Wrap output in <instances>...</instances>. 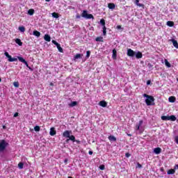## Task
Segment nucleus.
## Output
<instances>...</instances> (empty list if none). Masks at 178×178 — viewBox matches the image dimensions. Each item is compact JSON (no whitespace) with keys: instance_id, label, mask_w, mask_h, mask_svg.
<instances>
[{"instance_id":"nucleus-1","label":"nucleus","mask_w":178,"mask_h":178,"mask_svg":"<svg viewBox=\"0 0 178 178\" xmlns=\"http://www.w3.org/2000/svg\"><path fill=\"white\" fill-rule=\"evenodd\" d=\"M143 97L144 98H147L145 99V103L147 106H151V105H155V103L152 104V102H155V98H154L152 96L148 95L145 93L143 94Z\"/></svg>"},{"instance_id":"nucleus-2","label":"nucleus","mask_w":178,"mask_h":178,"mask_svg":"<svg viewBox=\"0 0 178 178\" xmlns=\"http://www.w3.org/2000/svg\"><path fill=\"white\" fill-rule=\"evenodd\" d=\"M176 116L174 115H162L161 120L168 121L170 120L171 122H176Z\"/></svg>"},{"instance_id":"nucleus-3","label":"nucleus","mask_w":178,"mask_h":178,"mask_svg":"<svg viewBox=\"0 0 178 178\" xmlns=\"http://www.w3.org/2000/svg\"><path fill=\"white\" fill-rule=\"evenodd\" d=\"M81 17H84V19H94V15L88 14V11L85 10L82 11Z\"/></svg>"},{"instance_id":"nucleus-4","label":"nucleus","mask_w":178,"mask_h":178,"mask_svg":"<svg viewBox=\"0 0 178 178\" xmlns=\"http://www.w3.org/2000/svg\"><path fill=\"white\" fill-rule=\"evenodd\" d=\"M6 147H8V143H6V141H5V140H2L0 142V152L5 151Z\"/></svg>"},{"instance_id":"nucleus-5","label":"nucleus","mask_w":178,"mask_h":178,"mask_svg":"<svg viewBox=\"0 0 178 178\" xmlns=\"http://www.w3.org/2000/svg\"><path fill=\"white\" fill-rule=\"evenodd\" d=\"M127 55V56H130L131 58H133V57L136 56V51H134L131 49H128Z\"/></svg>"},{"instance_id":"nucleus-6","label":"nucleus","mask_w":178,"mask_h":178,"mask_svg":"<svg viewBox=\"0 0 178 178\" xmlns=\"http://www.w3.org/2000/svg\"><path fill=\"white\" fill-rule=\"evenodd\" d=\"M143 123H144V121L140 120L139 121L138 123L136 124V125L135 126L134 129L138 131V130H140V127H141V126H143Z\"/></svg>"},{"instance_id":"nucleus-7","label":"nucleus","mask_w":178,"mask_h":178,"mask_svg":"<svg viewBox=\"0 0 178 178\" xmlns=\"http://www.w3.org/2000/svg\"><path fill=\"white\" fill-rule=\"evenodd\" d=\"M17 59L19 60V62L24 63V65H26V66L29 67V63H27V61H26V60L24 58H23V57L18 56Z\"/></svg>"},{"instance_id":"nucleus-8","label":"nucleus","mask_w":178,"mask_h":178,"mask_svg":"<svg viewBox=\"0 0 178 178\" xmlns=\"http://www.w3.org/2000/svg\"><path fill=\"white\" fill-rule=\"evenodd\" d=\"M72 133L71 131H65L63 133V136L66 137V138H69L70 137V134Z\"/></svg>"},{"instance_id":"nucleus-9","label":"nucleus","mask_w":178,"mask_h":178,"mask_svg":"<svg viewBox=\"0 0 178 178\" xmlns=\"http://www.w3.org/2000/svg\"><path fill=\"white\" fill-rule=\"evenodd\" d=\"M154 152L156 155H159V154H161V152H162V149H161V147H156L154 149Z\"/></svg>"},{"instance_id":"nucleus-10","label":"nucleus","mask_w":178,"mask_h":178,"mask_svg":"<svg viewBox=\"0 0 178 178\" xmlns=\"http://www.w3.org/2000/svg\"><path fill=\"white\" fill-rule=\"evenodd\" d=\"M99 105L102 106V108H106L108 103L103 100L99 102Z\"/></svg>"},{"instance_id":"nucleus-11","label":"nucleus","mask_w":178,"mask_h":178,"mask_svg":"<svg viewBox=\"0 0 178 178\" xmlns=\"http://www.w3.org/2000/svg\"><path fill=\"white\" fill-rule=\"evenodd\" d=\"M135 56L136 59H141V58H143V53L138 51L136 53Z\"/></svg>"},{"instance_id":"nucleus-12","label":"nucleus","mask_w":178,"mask_h":178,"mask_svg":"<svg viewBox=\"0 0 178 178\" xmlns=\"http://www.w3.org/2000/svg\"><path fill=\"white\" fill-rule=\"evenodd\" d=\"M50 136H55L56 134V131L55 130V127H51L50 129V132H49Z\"/></svg>"},{"instance_id":"nucleus-13","label":"nucleus","mask_w":178,"mask_h":178,"mask_svg":"<svg viewBox=\"0 0 178 178\" xmlns=\"http://www.w3.org/2000/svg\"><path fill=\"white\" fill-rule=\"evenodd\" d=\"M175 173H176V169H175V167H174V169H170L167 172L168 175H175Z\"/></svg>"},{"instance_id":"nucleus-14","label":"nucleus","mask_w":178,"mask_h":178,"mask_svg":"<svg viewBox=\"0 0 178 178\" xmlns=\"http://www.w3.org/2000/svg\"><path fill=\"white\" fill-rule=\"evenodd\" d=\"M171 42H172V44L174 45L175 48H177V49H178V42H177V40H176L175 39H172Z\"/></svg>"},{"instance_id":"nucleus-15","label":"nucleus","mask_w":178,"mask_h":178,"mask_svg":"<svg viewBox=\"0 0 178 178\" xmlns=\"http://www.w3.org/2000/svg\"><path fill=\"white\" fill-rule=\"evenodd\" d=\"M44 39L45 41H47V42H51V36L48 34L44 35Z\"/></svg>"},{"instance_id":"nucleus-16","label":"nucleus","mask_w":178,"mask_h":178,"mask_svg":"<svg viewBox=\"0 0 178 178\" xmlns=\"http://www.w3.org/2000/svg\"><path fill=\"white\" fill-rule=\"evenodd\" d=\"M8 58V62H17V58H12V56L7 57Z\"/></svg>"},{"instance_id":"nucleus-17","label":"nucleus","mask_w":178,"mask_h":178,"mask_svg":"<svg viewBox=\"0 0 178 178\" xmlns=\"http://www.w3.org/2000/svg\"><path fill=\"white\" fill-rule=\"evenodd\" d=\"M108 9L113 10V9H115V8H116V6H115V3H109L108 4Z\"/></svg>"},{"instance_id":"nucleus-18","label":"nucleus","mask_w":178,"mask_h":178,"mask_svg":"<svg viewBox=\"0 0 178 178\" xmlns=\"http://www.w3.org/2000/svg\"><path fill=\"white\" fill-rule=\"evenodd\" d=\"M15 42L16 44H17L19 47H22V45H23V42L22 41V40L17 38L15 39Z\"/></svg>"},{"instance_id":"nucleus-19","label":"nucleus","mask_w":178,"mask_h":178,"mask_svg":"<svg viewBox=\"0 0 178 178\" xmlns=\"http://www.w3.org/2000/svg\"><path fill=\"white\" fill-rule=\"evenodd\" d=\"M95 41H97V42H104V38L99 36L95 38Z\"/></svg>"},{"instance_id":"nucleus-20","label":"nucleus","mask_w":178,"mask_h":178,"mask_svg":"<svg viewBox=\"0 0 178 178\" xmlns=\"http://www.w3.org/2000/svg\"><path fill=\"white\" fill-rule=\"evenodd\" d=\"M168 101L169 102H172V103L175 102L176 97L175 96H171L168 98Z\"/></svg>"},{"instance_id":"nucleus-21","label":"nucleus","mask_w":178,"mask_h":178,"mask_svg":"<svg viewBox=\"0 0 178 178\" xmlns=\"http://www.w3.org/2000/svg\"><path fill=\"white\" fill-rule=\"evenodd\" d=\"M167 26H168V27H173L175 22L173 21H168L167 22Z\"/></svg>"},{"instance_id":"nucleus-22","label":"nucleus","mask_w":178,"mask_h":178,"mask_svg":"<svg viewBox=\"0 0 178 178\" xmlns=\"http://www.w3.org/2000/svg\"><path fill=\"white\" fill-rule=\"evenodd\" d=\"M108 140H109V141L116 142V137L111 135V136H108Z\"/></svg>"},{"instance_id":"nucleus-23","label":"nucleus","mask_w":178,"mask_h":178,"mask_svg":"<svg viewBox=\"0 0 178 178\" xmlns=\"http://www.w3.org/2000/svg\"><path fill=\"white\" fill-rule=\"evenodd\" d=\"M34 9L31 8V9H29L28 10V15H29L30 16H33V15H34Z\"/></svg>"},{"instance_id":"nucleus-24","label":"nucleus","mask_w":178,"mask_h":178,"mask_svg":"<svg viewBox=\"0 0 178 178\" xmlns=\"http://www.w3.org/2000/svg\"><path fill=\"white\" fill-rule=\"evenodd\" d=\"M33 35L35 37H40V35H41V33L38 31H33Z\"/></svg>"},{"instance_id":"nucleus-25","label":"nucleus","mask_w":178,"mask_h":178,"mask_svg":"<svg viewBox=\"0 0 178 178\" xmlns=\"http://www.w3.org/2000/svg\"><path fill=\"white\" fill-rule=\"evenodd\" d=\"M140 0H135V3L137 5V6H139V8H142V6H144L143 4H141L139 3Z\"/></svg>"},{"instance_id":"nucleus-26","label":"nucleus","mask_w":178,"mask_h":178,"mask_svg":"<svg viewBox=\"0 0 178 178\" xmlns=\"http://www.w3.org/2000/svg\"><path fill=\"white\" fill-rule=\"evenodd\" d=\"M68 105L70 108H73V106H76L77 105V102H72Z\"/></svg>"},{"instance_id":"nucleus-27","label":"nucleus","mask_w":178,"mask_h":178,"mask_svg":"<svg viewBox=\"0 0 178 178\" xmlns=\"http://www.w3.org/2000/svg\"><path fill=\"white\" fill-rule=\"evenodd\" d=\"M82 56H83V54H76L74 56V59H80V58H81Z\"/></svg>"},{"instance_id":"nucleus-28","label":"nucleus","mask_w":178,"mask_h":178,"mask_svg":"<svg viewBox=\"0 0 178 178\" xmlns=\"http://www.w3.org/2000/svg\"><path fill=\"white\" fill-rule=\"evenodd\" d=\"M69 138L71 141H72V143H76V137H74V136H70Z\"/></svg>"},{"instance_id":"nucleus-29","label":"nucleus","mask_w":178,"mask_h":178,"mask_svg":"<svg viewBox=\"0 0 178 178\" xmlns=\"http://www.w3.org/2000/svg\"><path fill=\"white\" fill-rule=\"evenodd\" d=\"M51 15L55 19H58L59 17V14L58 13H53Z\"/></svg>"},{"instance_id":"nucleus-30","label":"nucleus","mask_w":178,"mask_h":178,"mask_svg":"<svg viewBox=\"0 0 178 178\" xmlns=\"http://www.w3.org/2000/svg\"><path fill=\"white\" fill-rule=\"evenodd\" d=\"M56 47L59 52H61V53L63 52V49L60 47V44H58V46Z\"/></svg>"},{"instance_id":"nucleus-31","label":"nucleus","mask_w":178,"mask_h":178,"mask_svg":"<svg viewBox=\"0 0 178 178\" xmlns=\"http://www.w3.org/2000/svg\"><path fill=\"white\" fill-rule=\"evenodd\" d=\"M164 62H165V66H167V67H170L171 65H170V63H169V61H168V59H165Z\"/></svg>"},{"instance_id":"nucleus-32","label":"nucleus","mask_w":178,"mask_h":178,"mask_svg":"<svg viewBox=\"0 0 178 178\" xmlns=\"http://www.w3.org/2000/svg\"><path fill=\"white\" fill-rule=\"evenodd\" d=\"M19 30L21 33H24L26 31V28H24V26H19Z\"/></svg>"},{"instance_id":"nucleus-33","label":"nucleus","mask_w":178,"mask_h":178,"mask_svg":"<svg viewBox=\"0 0 178 178\" xmlns=\"http://www.w3.org/2000/svg\"><path fill=\"white\" fill-rule=\"evenodd\" d=\"M117 54H118V51H116V49H113V58H116Z\"/></svg>"},{"instance_id":"nucleus-34","label":"nucleus","mask_w":178,"mask_h":178,"mask_svg":"<svg viewBox=\"0 0 178 178\" xmlns=\"http://www.w3.org/2000/svg\"><path fill=\"white\" fill-rule=\"evenodd\" d=\"M23 166H24V163H22V162H20V163H18V168H19V169H23Z\"/></svg>"},{"instance_id":"nucleus-35","label":"nucleus","mask_w":178,"mask_h":178,"mask_svg":"<svg viewBox=\"0 0 178 178\" xmlns=\"http://www.w3.org/2000/svg\"><path fill=\"white\" fill-rule=\"evenodd\" d=\"M100 24H102V26H103V27H105V19H102L100 20Z\"/></svg>"},{"instance_id":"nucleus-36","label":"nucleus","mask_w":178,"mask_h":178,"mask_svg":"<svg viewBox=\"0 0 178 178\" xmlns=\"http://www.w3.org/2000/svg\"><path fill=\"white\" fill-rule=\"evenodd\" d=\"M90 55H91V51H86V58L87 59H88V58H90Z\"/></svg>"},{"instance_id":"nucleus-37","label":"nucleus","mask_w":178,"mask_h":178,"mask_svg":"<svg viewBox=\"0 0 178 178\" xmlns=\"http://www.w3.org/2000/svg\"><path fill=\"white\" fill-rule=\"evenodd\" d=\"M103 35H106V26L103 27Z\"/></svg>"},{"instance_id":"nucleus-38","label":"nucleus","mask_w":178,"mask_h":178,"mask_svg":"<svg viewBox=\"0 0 178 178\" xmlns=\"http://www.w3.org/2000/svg\"><path fill=\"white\" fill-rule=\"evenodd\" d=\"M34 130H35V131H40V126H35L34 127Z\"/></svg>"},{"instance_id":"nucleus-39","label":"nucleus","mask_w":178,"mask_h":178,"mask_svg":"<svg viewBox=\"0 0 178 178\" xmlns=\"http://www.w3.org/2000/svg\"><path fill=\"white\" fill-rule=\"evenodd\" d=\"M99 169H100V170H105V165H101L99 166Z\"/></svg>"},{"instance_id":"nucleus-40","label":"nucleus","mask_w":178,"mask_h":178,"mask_svg":"<svg viewBox=\"0 0 178 178\" xmlns=\"http://www.w3.org/2000/svg\"><path fill=\"white\" fill-rule=\"evenodd\" d=\"M13 86H14V87L19 88V82H14Z\"/></svg>"},{"instance_id":"nucleus-41","label":"nucleus","mask_w":178,"mask_h":178,"mask_svg":"<svg viewBox=\"0 0 178 178\" xmlns=\"http://www.w3.org/2000/svg\"><path fill=\"white\" fill-rule=\"evenodd\" d=\"M53 44H54V45H56V47H57L59 43H58V42H56V40H52Z\"/></svg>"},{"instance_id":"nucleus-42","label":"nucleus","mask_w":178,"mask_h":178,"mask_svg":"<svg viewBox=\"0 0 178 178\" xmlns=\"http://www.w3.org/2000/svg\"><path fill=\"white\" fill-rule=\"evenodd\" d=\"M4 55H5V56H6V58H8L10 56V55H9V53L8 51H5Z\"/></svg>"},{"instance_id":"nucleus-43","label":"nucleus","mask_w":178,"mask_h":178,"mask_svg":"<svg viewBox=\"0 0 178 178\" xmlns=\"http://www.w3.org/2000/svg\"><path fill=\"white\" fill-rule=\"evenodd\" d=\"M81 15H80V14H76V19H81Z\"/></svg>"},{"instance_id":"nucleus-44","label":"nucleus","mask_w":178,"mask_h":178,"mask_svg":"<svg viewBox=\"0 0 178 178\" xmlns=\"http://www.w3.org/2000/svg\"><path fill=\"white\" fill-rule=\"evenodd\" d=\"M131 155V154H130V153H126V154H125V156H126L127 158H130Z\"/></svg>"},{"instance_id":"nucleus-45","label":"nucleus","mask_w":178,"mask_h":178,"mask_svg":"<svg viewBox=\"0 0 178 178\" xmlns=\"http://www.w3.org/2000/svg\"><path fill=\"white\" fill-rule=\"evenodd\" d=\"M175 141L178 145V136H175Z\"/></svg>"},{"instance_id":"nucleus-46","label":"nucleus","mask_w":178,"mask_h":178,"mask_svg":"<svg viewBox=\"0 0 178 178\" xmlns=\"http://www.w3.org/2000/svg\"><path fill=\"white\" fill-rule=\"evenodd\" d=\"M17 116H19V113H15L14 114V118H17Z\"/></svg>"},{"instance_id":"nucleus-47","label":"nucleus","mask_w":178,"mask_h":178,"mask_svg":"<svg viewBox=\"0 0 178 178\" xmlns=\"http://www.w3.org/2000/svg\"><path fill=\"white\" fill-rule=\"evenodd\" d=\"M117 29H118V30H120L122 29V26L118 25Z\"/></svg>"},{"instance_id":"nucleus-48","label":"nucleus","mask_w":178,"mask_h":178,"mask_svg":"<svg viewBox=\"0 0 178 178\" xmlns=\"http://www.w3.org/2000/svg\"><path fill=\"white\" fill-rule=\"evenodd\" d=\"M138 168H143V165H141L140 164V163H138Z\"/></svg>"},{"instance_id":"nucleus-49","label":"nucleus","mask_w":178,"mask_h":178,"mask_svg":"<svg viewBox=\"0 0 178 178\" xmlns=\"http://www.w3.org/2000/svg\"><path fill=\"white\" fill-rule=\"evenodd\" d=\"M147 66H148V67H152V64L149 63L147 64Z\"/></svg>"},{"instance_id":"nucleus-50","label":"nucleus","mask_w":178,"mask_h":178,"mask_svg":"<svg viewBox=\"0 0 178 178\" xmlns=\"http://www.w3.org/2000/svg\"><path fill=\"white\" fill-rule=\"evenodd\" d=\"M149 84H151V81L148 80V81H147V86H149Z\"/></svg>"},{"instance_id":"nucleus-51","label":"nucleus","mask_w":178,"mask_h":178,"mask_svg":"<svg viewBox=\"0 0 178 178\" xmlns=\"http://www.w3.org/2000/svg\"><path fill=\"white\" fill-rule=\"evenodd\" d=\"M75 143H76V144H80V140H77L75 139Z\"/></svg>"},{"instance_id":"nucleus-52","label":"nucleus","mask_w":178,"mask_h":178,"mask_svg":"<svg viewBox=\"0 0 178 178\" xmlns=\"http://www.w3.org/2000/svg\"><path fill=\"white\" fill-rule=\"evenodd\" d=\"M88 154H89V155H92L93 152H92V151H89Z\"/></svg>"},{"instance_id":"nucleus-53","label":"nucleus","mask_w":178,"mask_h":178,"mask_svg":"<svg viewBox=\"0 0 178 178\" xmlns=\"http://www.w3.org/2000/svg\"><path fill=\"white\" fill-rule=\"evenodd\" d=\"M49 86H51V87H54V83L51 82V83H49Z\"/></svg>"},{"instance_id":"nucleus-54","label":"nucleus","mask_w":178,"mask_h":178,"mask_svg":"<svg viewBox=\"0 0 178 178\" xmlns=\"http://www.w3.org/2000/svg\"><path fill=\"white\" fill-rule=\"evenodd\" d=\"M69 141H70V139L69 138V139H67L66 140H65V143H67V144L69 143Z\"/></svg>"},{"instance_id":"nucleus-55","label":"nucleus","mask_w":178,"mask_h":178,"mask_svg":"<svg viewBox=\"0 0 178 178\" xmlns=\"http://www.w3.org/2000/svg\"><path fill=\"white\" fill-rule=\"evenodd\" d=\"M67 159H65V161H64V163H67Z\"/></svg>"},{"instance_id":"nucleus-56","label":"nucleus","mask_w":178,"mask_h":178,"mask_svg":"<svg viewBox=\"0 0 178 178\" xmlns=\"http://www.w3.org/2000/svg\"><path fill=\"white\" fill-rule=\"evenodd\" d=\"M160 170H161V172H164L165 170L163 169V168H161Z\"/></svg>"},{"instance_id":"nucleus-57","label":"nucleus","mask_w":178,"mask_h":178,"mask_svg":"<svg viewBox=\"0 0 178 178\" xmlns=\"http://www.w3.org/2000/svg\"><path fill=\"white\" fill-rule=\"evenodd\" d=\"M3 129H6V126H3Z\"/></svg>"},{"instance_id":"nucleus-58","label":"nucleus","mask_w":178,"mask_h":178,"mask_svg":"<svg viewBox=\"0 0 178 178\" xmlns=\"http://www.w3.org/2000/svg\"><path fill=\"white\" fill-rule=\"evenodd\" d=\"M46 1V2H49V1H51V0H45Z\"/></svg>"},{"instance_id":"nucleus-59","label":"nucleus","mask_w":178,"mask_h":178,"mask_svg":"<svg viewBox=\"0 0 178 178\" xmlns=\"http://www.w3.org/2000/svg\"><path fill=\"white\" fill-rule=\"evenodd\" d=\"M128 136H129V137H131V134H128Z\"/></svg>"},{"instance_id":"nucleus-60","label":"nucleus","mask_w":178,"mask_h":178,"mask_svg":"<svg viewBox=\"0 0 178 178\" xmlns=\"http://www.w3.org/2000/svg\"><path fill=\"white\" fill-rule=\"evenodd\" d=\"M2 81V79L0 78V83Z\"/></svg>"},{"instance_id":"nucleus-61","label":"nucleus","mask_w":178,"mask_h":178,"mask_svg":"<svg viewBox=\"0 0 178 178\" xmlns=\"http://www.w3.org/2000/svg\"><path fill=\"white\" fill-rule=\"evenodd\" d=\"M68 178H72V177H68Z\"/></svg>"},{"instance_id":"nucleus-62","label":"nucleus","mask_w":178,"mask_h":178,"mask_svg":"<svg viewBox=\"0 0 178 178\" xmlns=\"http://www.w3.org/2000/svg\"><path fill=\"white\" fill-rule=\"evenodd\" d=\"M177 81H178V78H177Z\"/></svg>"}]
</instances>
